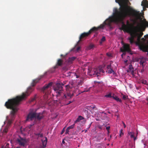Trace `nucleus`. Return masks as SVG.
Wrapping results in <instances>:
<instances>
[{
    "instance_id": "nucleus-26",
    "label": "nucleus",
    "mask_w": 148,
    "mask_h": 148,
    "mask_svg": "<svg viewBox=\"0 0 148 148\" xmlns=\"http://www.w3.org/2000/svg\"><path fill=\"white\" fill-rule=\"evenodd\" d=\"M126 23L127 24L126 25L127 26L128 28V29L127 30V32H128L130 30V27L131 26V24L128 20H127V21Z\"/></svg>"
},
{
    "instance_id": "nucleus-9",
    "label": "nucleus",
    "mask_w": 148,
    "mask_h": 148,
    "mask_svg": "<svg viewBox=\"0 0 148 148\" xmlns=\"http://www.w3.org/2000/svg\"><path fill=\"white\" fill-rule=\"evenodd\" d=\"M47 73V72H46L43 75H42L40 76L38 78L34 80L31 84L32 86L33 87L44 76V75H46Z\"/></svg>"
},
{
    "instance_id": "nucleus-63",
    "label": "nucleus",
    "mask_w": 148,
    "mask_h": 148,
    "mask_svg": "<svg viewBox=\"0 0 148 148\" xmlns=\"http://www.w3.org/2000/svg\"><path fill=\"white\" fill-rule=\"evenodd\" d=\"M64 96H65V94L64 95Z\"/></svg>"
},
{
    "instance_id": "nucleus-6",
    "label": "nucleus",
    "mask_w": 148,
    "mask_h": 148,
    "mask_svg": "<svg viewBox=\"0 0 148 148\" xmlns=\"http://www.w3.org/2000/svg\"><path fill=\"white\" fill-rule=\"evenodd\" d=\"M64 85L63 84H60V83H57L53 87L54 90L56 93H58L57 95V96L60 95L62 92V86Z\"/></svg>"
},
{
    "instance_id": "nucleus-53",
    "label": "nucleus",
    "mask_w": 148,
    "mask_h": 148,
    "mask_svg": "<svg viewBox=\"0 0 148 148\" xmlns=\"http://www.w3.org/2000/svg\"><path fill=\"white\" fill-rule=\"evenodd\" d=\"M63 146L62 144H61V147H60V148H64L63 147Z\"/></svg>"
},
{
    "instance_id": "nucleus-50",
    "label": "nucleus",
    "mask_w": 148,
    "mask_h": 148,
    "mask_svg": "<svg viewBox=\"0 0 148 148\" xmlns=\"http://www.w3.org/2000/svg\"><path fill=\"white\" fill-rule=\"evenodd\" d=\"M141 40L143 41H145V39L144 38H141Z\"/></svg>"
},
{
    "instance_id": "nucleus-49",
    "label": "nucleus",
    "mask_w": 148,
    "mask_h": 148,
    "mask_svg": "<svg viewBox=\"0 0 148 148\" xmlns=\"http://www.w3.org/2000/svg\"><path fill=\"white\" fill-rule=\"evenodd\" d=\"M106 54L108 56L110 57L111 56V54L110 53H106Z\"/></svg>"
},
{
    "instance_id": "nucleus-44",
    "label": "nucleus",
    "mask_w": 148,
    "mask_h": 148,
    "mask_svg": "<svg viewBox=\"0 0 148 148\" xmlns=\"http://www.w3.org/2000/svg\"><path fill=\"white\" fill-rule=\"evenodd\" d=\"M110 126H108L107 127H106V130L108 131V130H109L110 129Z\"/></svg>"
},
{
    "instance_id": "nucleus-62",
    "label": "nucleus",
    "mask_w": 148,
    "mask_h": 148,
    "mask_svg": "<svg viewBox=\"0 0 148 148\" xmlns=\"http://www.w3.org/2000/svg\"><path fill=\"white\" fill-rule=\"evenodd\" d=\"M3 147H2V148H3Z\"/></svg>"
},
{
    "instance_id": "nucleus-3",
    "label": "nucleus",
    "mask_w": 148,
    "mask_h": 148,
    "mask_svg": "<svg viewBox=\"0 0 148 148\" xmlns=\"http://www.w3.org/2000/svg\"><path fill=\"white\" fill-rule=\"evenodd\" d=\"M131 15L134 18V19L133 20V21L134 23H136L137 20H140V23H138V25L141 29H143V31H144L145 28L148 27V22L145 18H144L143 21L140 16L139 12L135 10L131 9Z\"/></svg>"
},
{
    "instance_id": "nucleus-8",
    "label": "nucleus",
    "mask_w": 148,
    "mask_h": 148,
    "mask_svg": "<svg viewBox=\"0 0 148 148\" xmlns=\"http://www.w3.org/2000/svg\"><path fill=\"white\" fill-rule=\"evenodd\" d=\"M139 48L140 50L144 52H147V55L148 56V42L146 44L142 45L139 46Z\"/></svg>"
},
{
    "instance_id": "nucleus-55",
    "label": "nucleus",
    "mask_w": 148,
    "mask_h": 148,
    "mask_svg": "<svg viewBox=\"0 0 148 148\" xmlns=\"http://www.w3.org/2000/svg\"><path fill=\"white\" fill-rule=\"evenodd\" d=\"M128 61V60H125L124 61V62H125V63H127V62Z\"/></svg>"
},
{
    "instance_id": "nucleus-48",
    "label": "nucleus",
    "mask_w": 148,
    "mask_h": 148,
    "mask_svg": "<svg viewBox=\"0 0 148 148\" xmlns=\"http://www.w3.org/2000/svg\"><path fill=\"white\" fill-rule=\"evenodd\" d=\"M64 140H65V138L63 139V140H62V143L63 144H64L65 143Z\"/></svg>"
},
{
    "instance_id": "nucleus-38",
    "label": "nucleus",
    "mask_w": 148,
    "mask_h": 148,
    "mask_svg": "<svg viewBox=\"0 0 148 148\" xmlns=\"http://www.w3.org/2000/svg\"><path fill=\"white\" fill-rule=\"evenodd\" d=\"M75 75L76 76V78H77L80 77L79 75H77L76 73H75Z\"/></svg>"
},
{
    "instance_id": "nucleus-34",
    "label": "nucleus",
    "mask_w": 148,
    "mask_h": 148,
    "mask_svg": "<svg viewBox=\"0 0 148 148\" xmlns=\"http://www.w3.org/2000/svg\"><path fill=\"white\" fill-rule=\"evenodd\" d=\"M127 97V96H125V95H123L122 96V98L124 100L126 99Z\"/></svg>"
},
{
    "instance_id": "nucleus-15",
    "label": "nucleus",
    "mask_w": 148,
    "mask_h": 148,
    "mask_svg": "<svg viewBox=\"0 0 148 148\" xmlns=\"http://www.w3.org/2000/svg\"><path fill=\"white\" fill-rule=\"evenodd\" d=\"M141 5L144 8H148V1L147 0H143L141 3Z\"/></svg>"
},
{
    "instance_id": "nucleus-28",
    "label": "nucleus",
    "mask_w": 148,
    "mask_h": 148,
    "mask_svg": "<svg viewBox=\"0 0 148 148\" xmlns=\"http://www.w3.org/2000/svg\"><path fill=\"white\" fill-rule=\"evenodd\" d=\"M36 95H35L34 96V97L33 98H32L30 100V102H31L35 101L36 98Z\"/></svg>"
},
{
    "instance_id": "nucleus-42",
    "label": "nucleus",
    "mask_w": 148,
    "mask_h": 148,
    "mask_svg": "<svg viewBox=\"0 0 148 148\" xmlns=\"http://www.w3.org/2000/svg\"><path fill=\"white\" fill-rule=\"evenodd\" d=\"M143 34V32H140V33H139V35L141 36V37L142 36Z\"/></svg>"
},
{
    "instance_id": "nucleus-47",
    "label": "nucleus",
    "mask_w": 148,
    "mask_h": 148,
    "mask_svg": "<svg viewBox=\"0 0 148 148\" xmlns=\"http://www.w3.org/2000/svg\"><path fill=\"white\" fill-rule=\"evenodd\" d=\"M144 37L145 38H148V34H147V35H145L144 36Z\"/></svg>"
},
{
    "instance_id": "nucleus-59",
    "label": "nucleus",
    "mask_w": 148,
    "mask_h": 148,
    "mask_svg": "<svg viewBox=\"0 0 148 148\" xmlns=\"http://www.w3.org/2000/svg\"><path fill=\"white\" fill-rule=\"evenodd\" d=\"M16 148H19V147H16Z\"/></svg>"
},
{
    "instance_id": "nucleus-52",
    "label": "nucleus",
    "mask_w": 148,
    "mask_h": 148,
    "mask_svg": "<svg viewBox=\"0 0 148 148\" xmlns=\"http://www.w3.org/2000/svg\"><path fill=\"white\" fill-rule=\"evenodd\" d=\"M89 89H88V90H84V91H83V92H88V91H89Z\"/></svg>"
},
{
    "instance_id": "nucleus-14",
    "label": "nucleus",
    "mask_w": 148,
    "mask_h": 148,
    "mask_svg": "<svg viewBox=\"0 0 148 148\" xmlns=\"http://www.w3.org/2000/svg\"><path fill=\"white\" fill-rule=\"evenodd\" d=\"M36 114V117L35 119H37L38 120H40L42 119L44 117L42 114L40 113H36L35 112Z\"/></svg>"
},
{
    "instance_id": "nucleus-23",
    "label": "nucleus",
    "mask_w": 148,
    "mask_h": 148,
    "mask_svg": "<svg viewBox=\"0 0 148 148\" xmlns=\"http://www.w3.org/2000/svg\"><path fill=\"white\" fill-rule=\"evenodd\" d=\"M45 139L44 140H42V145L44 147H46V145L47 143V138L45 137Z\"/></svg>"
},
{
    "instance_id": "nucleus-41",
    "label": "nucleus",
    "mask_w": 148,
    "mask_h": 148,
    "mask_svg": "<svg viewBox=\"0 0 148 148\" xmlns=\"http://www.w3.org/2000/svg\"><path fill=\"white\" fill-rule=\"evenodd\" d=\"M143 34V32H140V33H139V35L141 36V37L142 36Z\"/></svg>"
},
{
    "instance_id": "nucleus-51",
    "label": "nucleus",
    "mask_w": 148,
    "mask_h": 148,
    "mask_svg": "<svg viewBox=\"0 0 148 148\" xmlns=\"http://www.w3.org/2000/svg\"><path fill=\"white\" fill-rule=\"evenodd\" d=\"M140 64H142L143 65V62H142V61H141L140 62Z\"/></svg>"
},
{
    "instance_id": "nucleus-27",
    "label": "nucleus",
    "mask_w": 148,
    "mask_h": 148,
    "mask_svg": "<svg viewBox=\"0 0 148 148\" xmlns=\"http://www.w3.org/2000/svg\"><path fill=\"white\" fill-rule=\"evenodd\" d=\"M129 134H130V137L131 138H134V140H135L136 139V138L134 136V133H133L132 132H130L129 133Z\"/></svg>"
},
{
    "instance_id": "nucleus-17",
    "label": "nucleus",
    "mask_w": 148,
    "mask_h": 148,
    "mask_svg": "<svg viewBox=\"0 0 148 148\" xmlns=\"http://www.w3.org/2000/svg\"><path fill=\"white\" fill-rule=\"evenodd\" d=\"M107 68L108 71V73H111L114 72V71L111 68V64L107 65Z\"/></svg>"
},
{
    "instance_id": "nucleus-19",
    "label": "nucleus",
    "mask_w": 148,
    "mask_h": 148,
    "mask_svg": "<svg viewBox=\"0 0 148 148\" xmlns=\"http://www.w3.org/2000/svg\"><path fill=\"white\" fill-rule=\"evenodd\" d=\"M52 85V83L50 82L48 84L45 85L42 88V90L43 91L45 90L46 89L48 88L50 86H51Z\"/></svg>"
},
{
    "instance_id": "nucleus-54",
    "label": "nucleus",
    "mask_w": 148,
    "mask_h": 148,
    "mask_svg": "<svg viewBox=\"0 0 148 148\" xmlns=\"http://www.w3.org/2000/svg\"><path fill=\"white\" fill-rule=\"evenodd\" d=\"M39 134V133H36L35 134V135L37 136H38Z\"/></svg>"
},
{
    "instance_id": "nucleus-46",
    "label": "nucleus",
    "mask_w": 148,
    "mask_h": 148,
    "mask_svg": "<svg viewBox=\"0 0 148 148\" xmlns=\"http://www.w3.org/2000/svg\"><path fill=\"white\" fill-rule=\"evenodd\" d=\"M122 123L123 124V126H124V128H125L126 127V125H125V123H124L123 122H122Z\"/></svg>"
},
{
    "instance_id": "nucleus-12",
    "label": "nucleus",
    "mask_w": 148,
    "mask_h": 148,
    "mask_svg": "<svg viewBox=\"0 0 148 148\" xmlns=\"http://www.w3.org/2000/svg\"><path fill=\"white\" fill-rule=\"evenodd\" d=\"M123 48L120 49L121 51L122 52H125L126 51L130 52V49L129 45L128 44H124L123 46Z\"/></svg>"
},
{
    "instance_id": "nucleus-25",
    "label": "nucleus",
    "mask_w": 148,
    "mask_h": 148,
    "mask_svg": "<svg viewBox=\"0 0 148 148\" xmlns=\"http://www.w3.org/2000/svg\"><path fill=\"white\" fill-rule=\"evenodd\" d=\"M112 97L114 99H115L117 101H119L120 102H122L121 99H120L118 97H116V96H113Z\"/></svg>"
},
{
    "instance_id": "nucleus-21",
    "label": "nucleus",
    "mask_w": 148,
    "mask_h": 148,
    "mask_svg": "<svg viewBox=\"0 0 148 148\" xmlns=\"http://www.w3.org/2000/svg\"><path fill=\"white\" fill-rule=\"evenodd\" d=\"M84 119V118L82 116H79L77 119L76 120V121H75V123H76L77 122H79L80 121Z\"/></svg>"
},
{
    "instance_id": "nucleus-39",
    "label": "nucleus",
    "mask_w": 148,
    "mask_h": 148,
    "mask_svg": "<svg viewBox=\"0 0 148 148\" xmlns=\"http://www.w3.org/2000/svg\"><path fill=\"white\" fill-rule=\"evenodd\" d=\"M83 83V81L81 80L80 81V82H78V84L79 85V84H82Z\"/></svg>"
},
{
    "instance_id": "nucleus-61",
    "label": "nucleus",
    "mask_w": 148,
    "mask_h": 148,
    "mask_svg": "<svg viewBox=\"0 0 148 148\" xmlns=\"http://www.w3.org/2000/svg\"><path fill=\"white\" fill-rule=\"evenodd\" d=\"M61 56H62V55H61Z\"/></svg>"
},
{
    "instance_id": "nucleus-10",
    "label": "nucleus",
    "mask_w": 148,
    "mask_h": 148,
    "mask_svg": "<svg viewBox=\"0 0 148 148\" xmlns=\"http://www.w3.org/2000/svg\"><path fill=\"white\" fill-rule=\"evenodd\" d=\"M135 71L132 65L131 64L129 65L128 69L127 70V72L131 74L133 77H134L135 74Z\"/></svg>"
},
{
    "instance_id": "nucleus-24",
    "label": "nucleus",
    "mask_w": 148,
    "mask_h": 148,
    "mask_svg": "<svg viewBox=\"0 0 148 148\" xmlns=\"http://www.w3.org/2000/svg\"><path fill=\"white\" fill-rule=\"evenodd\" d=\"M10 125H8V124H7V126L3 130V133L6 134L8 130V127Z\"/></svg>"
},
{
    "instance_id": "nucleus-60",
    "label": "nucleus",
    "mask_w": 148,
    "mask_h": 148,
    "mask_svg": "<svg viewBox=\"0 0 148 148\" xmlns=\"http://www.w3.org/2000/svg\"><path fill=\"white\" fill-rule=\"evenodd\" d=\"M65 70H66V67H65ZM66 72V71H65V72Z\"/></svg>"
},
{
    "instance_id": "nucleus-16",
    "label": "nucleus",
    "mask_w": 148,
    "mask_h": 148,
    "mask_svg": "<svg viewBox=\"0 0 148 148\" xmlns=\"http://www.w3.org/2000/svg\"><path fill=\"white\" fill-rule=\"evenodd\" d=\"M76 58L75 57H71L69 58V59L66 61L69 64H72L73 61H74Z\"/></svg>"
},
{
    "instance_id": "nucleus-22",
    "label": "nucleus",
    "mask_w": 148,
    "mask_h": 148,
    "mask_svg": "<svg viewBox=\"0 0 148 148\" xmlns=\"http://www.w3.org/2000/svg\"><path fill=\"white\" fill-rule=\"evenodd\" d=\"M99 71L97 69H94L92 71V73L94 75H97L98 76V74L99 73Z\"/></svg>"
},
{
    "instance_id": "nucleus-13",
    "label": "nucleus",
    "mask_w": 148,
    "mask_h": 148,
    "mask_svg": "<svg viewBox=\"0 0 148 148\" xmlns=\"http://www.w3.org/2000/svg\"><path fill=\"white\" fill-rule=\"evenodd\" d=\"M64 61L61 59L58 60L56 65L53 67L54 69H56L59 66H61L63 63Z\"/></svg>"
},
{
    "instance_id": "nucleus-29",
    "label": "nucleus",
    "mask_w": 148,
    "mask_h": 148,
    "mask_svg": "<svg viewBox=\"0 0 148 148\" xmlns=\"http://www.w3.org/2000/svg\"><path fill=\"white\" fill-rule=\"evenodd\" d=\"M123 130L122 129H121L120 131L119 136L120 137H121L123 135Z\"/></svg>"
},
{
    "instance_id": "nucleus-35",
    "label": "nucleus",
    "mask_w": 148,
    "mask_h": 148,
    "mask_svg": "<svg viewBox=\"0 0 148 148\" xmlns=\"http://www.w3.org/2000/svg\"><path fill=\"white\" fill-rule=\"evenodd\" d=\"M6 145L4 148H9V144L8 143H6Z\"/></svg>"
},
{
    "instance_id": "nucleus-5",
    "label": "nucleus",
    "mask_w": 148,
    "mask_h": 148,
    "mask_svg": "<svg viewBox=\"0 0 148 148\" xmlns=\"http://www.w3.org/2000/svg\"><path fill=\"white\" fill-rule=\"evenodd\" d=\"M131 37L128 38L131 44H132L134 41V38H137V40L138 42H140L141 36L139 35V33L136 32H133L130 34Z\"/></svg>"
},
{
    "instance_id": "nucleus-4",
    "label": "nucleus",
    "mask_w": 148,
    "mask_h": 148,
    "mask_svg": "<svg viewBox=\"0 0 148 148\" xmlns=\"http://www.w3.org/2000/svg\"><path fill=\"white\" fill-rule=\"evenodd\" d=\"M104 27V25L101 24L97 27H92L88 32L82 33L79 37V40L78 42L81 41L83 38L88 36L92 32L96 31L99 29H103Z\"/></svg>"
},
{
    "instance_id": "nucleus-31",
    "label": "nucleus",
    "mask_w": 148,
    "mask_h": 148,
    "mask_svg": "<svg viewBox=\"0 0 148 148\" xmlns=\"http://www.w3.org/2000/svg\"><path fill=\"white\" fill-rule=\"evenodd\" d=\"M106 40V38L104 36L102 38H101V42H100V43L101 44L102 43V42H104Z\"/></svg>"
},
{
    "instance_id": "nucleus-1",
    "label": "nucleus",
    "mask_w": 148,
    "mask_h": 148,
    "mask_svg": "<svg viewBox=\"0 0 148 148\" xmlns=\"http://www.w3.org/2000/svg\"><path fill=\"white\" fill-rule=\"evenodd\" d=\"M115 1L120 6L119 10L116 8L114 10L115 15L114 16L110 17L106 19L102 25H103L104 26L105 25L110 26L112 22L117 23H121L122 25L120 29L124 32H127L128 28L125 24L123 20L127 16H132L131 9H132L128 6L131 3L129 0H115Z\"/></svg>"
},
{
    "instance_id": "nucleus-57",
    "label": "nucleus",
    "mask_w": 148,
    "mask_h": 148,
    "mask_svg": "<svg viewBox=\"0 0 148 148\" xmlns=\"http://www.w3.org/2000/svg\"><path fill=\"white\" fill-rule=\"evenodd\" d=\"M95 108V107H92V108H93V109H94V108Z\"/></svg>"
},
{
    "instance_id": "nucleus-37",
    "label": "nucleus",
    "mask_w": 148,
    "mask_h": 148,
    "mask_svg": "<svg viewBox=\"0 0 148 148\" xmlns=\"http://www.w3.org/2000/svg\"><path fill=\"white\" fill-rule=\"evenodd\" d=\"M142 83L143 84H146V83H147V82H146V81L145 80H143L142 81Z\"/></svg>"
},
{
    "instance_id": "nucleus-58",
    "label": "nucleus",
    "mask_w": 148,
    "mask_h": 148,
    "mask_svg": "<svg viewBox=\"0 0 148 148\" xmlns=\"http://www.w3.org/2000/svg\"><path fill=\"white\" fill-rule=\"evenodd\" d=\"M147 100L148 101V98L147 99Z\"/></svg>"
},
{
    "instance_id": "nucleus-7",
    "label": "nucleus",
    "mask_w": 148,
    "mask_h": 148,
    "mask_svg": "<svg viewBox=\"0 0 148 148\" xmlns=\"http://www.w3.org/2000/svg\"><path fill=\"white\" fill-rule=\"evenodd\" d=\"M36 117V114L35 112H30L28 114L26 121H32Z\"/></svg>"
},
{
    "instance_id": "nucleus-33",
    "label": "nucleus",
    "mask_w": 148,
    "mask_h": 148,
    "mask_svg": "<svg viewBox=\"0 0 148 148\" xmlns=\"http://www.w3.org/2000/svg\"><path fill=\"white\" fill-rule=\"evenodd\" d=\"M106 97L111 98L112 97L111 94V93H109L108 94L106 95L105 96Z\"/></svg>"
},
{
    "instance_id": "nucleus-30",
    "label": "nucleus",
    "mask_w": 148,
    "mask_h": 148,
    "mask_svg": "<svg viewBox=\"0 0 148 148\" xmlns=\"http://www.w3.org/2000/svg\"><path fill=\"white\" fill-rule=\"evenodd\" d=\"M94 47V45L93 44H91L88 47V49H91Z\"/></svg>"
},
{
    "instance_id": "nucleus-40",
    "label": "nucleus",
    "mask_w": 148,
    "mask_h": 148,
    "mask_svg": "<svg viewBox=\"0 0 148 148\" xmlns=\"http://www.w3.org/2000/svg\"><path fill=\"white\" fill-rule=\"evenodd\" d=\"M43 135L42 134H39L38 137H43Z\"/></svg>"
},
{
    "instance_id": "nucleus-36",
    "label": "nucleus",
    "mask_w": 148,
    "mask_h": 148,
    "mask_svg": "<svg viewBox=\"0 0 148 148\" xmlns=\"http://www.w3.org/2000/svg\"><path fill=\"white\" fill-rule=\"evenodd\" d=\"M64 131H65V127H64L63 128V130L61 133V134H63V133H64Z\"/></svg>"
},
{
    "instance_id": "nucleus-43",
    "label": "nucleus",
    "mask_w": 148,
    "mask_h": 148,
    "mask_svg": "<svg viewBox=\"0 0 148 148\" xmlns=\"http://www.w3.org/2000/svg\"><path fill=\"white\" fill-rule=\"evenodd\" d=\"M80 49V47H78L77 48V49H76V51H79V50Z\"/></svg>"
},
{
    "instance_id": "nucleus-32",
    "label": "nucleus",
    "mask_w": 148,
    "mask_h": 148,
    "mask_svg": "<svg viewBox=\"0 0 148 148\" xmlns=\"http://www.w3.org/2000/svg\"><path fill=\"white\" fill-rule=\"evenodd\" d=\"M71 72H67L65 74V76L69 77L71 75Z\"/></svg>"
},
{
    "instance_id": "nucleus-11",
    "label": "nucleus",
    "mask_w": 148,
    "mask_h": 148,
    "mask_svg": "<svg viewBox=\"0 0 148 148\" xmlns=\"http://www.w3.org/2000/svg\"><path fill=\"white\" fill-rule=\"evenodd\" d=\"M17 141L20 145L23 147L25 146L27 143V141L25 139L21 137L20 138L18 139Z\"/></svg>"
},
{
    "instance_id": "nucleus-45",
    "label": "nucleus",
    "mask_w": 148,
    "mask_h": 148,
    "mask_svg": "<svg viewBox=\"0 0 148 148\" xmlns=\"http://www.w3.org/2000/svg\"><path fill=\"white\" fill-rule=\"evenodd\" d=\"M123 53L121 55V56L122 58H123V56L125 55V52H123Z\"/></svg>"
},
{
    "instance_id": "nucleus-2",
    "label": "nucleus",
    "mask_w": 148,
    "mask_h": 148,
    "mask_svg": "<svg viewBox=\"0 0 148 148\" xmlns=\"http://www.w3.org/2000/svg\"><path fill=\"white\" fill-rule=\"evenodd\" d=\"M33 88L30 87L27 89V92L23 93L22 95L16 97L15 98L9 99L5 104V106L8 109L12 110L10 115V119L8 121V125H10L15 117V114L17 111L18 108V106L20 102L24 99L29 95L33 90Z\"/></svg>"
},
{
    "instance_id": "nucleus-18",
    "label": "nucleus",
    "mask_w": 148,
    "mask_h": 148,
    "mask_svg": "<svg viewBox=\"0 0 148 148\" xmlns=\"http://www.w3.org/2000/svg\"><path fill=\"white\" fill-rule=\"evenodd\" d=\"M73 85L72 84L67 85L65 86L66 89V91H70L71 90V88H73Z\"/></svg>"
},
{
    "instance_id": "nucleus-56",
    "label": "nucleus",
    "mask_w": 148,
    "mask_h": 148,
    "mask_svg": "<svg viewBox=\"0 0 148 148\" xmlns=\"http://www.w3.org/2000/svg\"><path fill=\"white\" fill-rule=\"evenodd\" d=\"M71 103V102H70L69 103H65V104L68 105V104L69 103Z\"/></svg>"
},
{
    "instance_id": "nucleus-20",
    "label": "nucleus",
    "mask_w": 148,
    "mask_h": 148,
    "mask_svg": "<svg viewBox=\"0 0 148 148\" xmlns=\"http://www.w3.org/2000/svg\"><path fill=\"white\" fill-rule=\"evenodd\" d=\"M74 125L75 124H73V125H71V126H70L68 127L66 130V131L65 132V134L68 133L69 132V130L73 128L74 127Z\"/></svg>"
}]
</instances>
